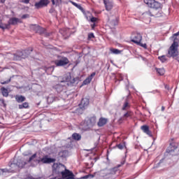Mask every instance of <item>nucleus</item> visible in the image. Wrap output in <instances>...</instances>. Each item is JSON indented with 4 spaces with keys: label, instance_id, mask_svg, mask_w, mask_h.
I'll list each match as a JSON object with an SVG mask.
<instances>
[{
    "label": "nucleus",
    "instance_id": "obj_17",
    "mask_svg": "<svg viewBox=\"0 0 179 179\" xmlns=\"http://www.w3.org/2000/svg\"><path fill=\"white\" fill-rule=\"evenodd\" d=\"M94 76H96V73L93 72L92 73V74L88 76L83 82V85H89V83H90V82H92L93 78H94Z\"/></svg>",
    "mask_w": 179,
    "mask_h": 179
},
{
    "label": "nucleus",
    "instance_id": "obj_45",
    "mask_svg": "<svg viewBox=\"0 0 179 179\" xmlns=\"http://www.w3.org/2000/svg\"><path fill=\"white\" fill-rule=\"evenodd\" d=\"M89 177H91L92 178H93V177H94V176H93V175H87V176H85L82 177L81 178L82 179H87V178H89Z\"/></svg>",
    "mask_w": 179,
    "mask_h": 179
},
{
    "label": "nucleus",
    "instance_id": "obj_29",
    "mask_svg": "<svg viewBox=\"0 0 179 179\" xmlns=\"http://www.w3.org/2000/svg\"><path fill=\"white\" fill-rule=\"evenodd\" d=\"M70 2H71V3H72V5H73V6H76V8H78V9L81 10V12H83V10H84L83 7H82V6H80V4H78L73 1H70Z\"/></svg>",
    "mask_w": 179,
    "mask_h": 179
},
{
    "label": "nucleus",
    "instance_id": "obj_34",
    "mask_svg": "<svg viewBox=\"0 0 179 179\" xmlns=\"http://www.w3.org/2000/svg\"><path fill=\"white\" fill-rule=\"evenodd\" d=\"M110 51L111 54H115V55L121 54V50H120L118 49L110 48Z\"/></svg>",
    "mask_w": 179,
    "mask_h": 179
},
{
    "label": "nucleus",
    "instance_id": "obj_5",
    "mask_svg": "<svg viewBox=\"0 0 179 179\" xmlns=\"http://www.w3.org/2000/svg\"><path fill=\"white\" fill-rule=\"evenodd\" d=\"M57 58L58 59L55 60V65L56 66H65V65L69 64V59L67 57L58 55Z\"/></svg>",
    "mask_w": 179,
    "mask_h": 179
},
{
    "label": "nucleus",
    "instance_id": "obj_50",
    "mask_svg": "<svg viewBox=\"0 0 179 179\" xmlns=\"http://www.w3.org/2000/svg\"><path fill=\"white\" fill-rule=\"evenodd\" d=\"M49 13H55V8H51L50 9V10H49Z\"/></svg>",
    "mask_w": 179,
    "mask_h": 179
},
{
    "label": "nucleus",
    "instance_id": "obj_13",
    "mask_svg": "<svg viewBox=\"0 0 179 179\" xmlns=\"http://www.w3.org/2000/svg\"><path fill=\"white\" fill-rule=\"evenodd\" d=\"M90 103V101H89V99L83 98L80 103L79 104L80 108H81V110H85L86 108V107H87V106H89Z\"/></svg>",
    "mask_w": 179,
    "mask_h": 179
},
{
    "label": "nucleus",
    "instance_id": "obj_61",
    "mask_svg": "<svg viewBox=\"0 0 179 179\" xmlns=\"http://www.w3.org/2000/svg\"><path fill=\"white\" fill-rule=\"evenodd\" d=\"M24 156H29V155H24Z\"/></svg>",
    "mask_w": 179,
    "mask_h": 179
},
{
    "label": "nucleus",
    "instance_id": "obj_7",
    "mask_svg": "<svg viewBox=\"0 0 179 179\" xmlns=\"http://www.w3.org/2000/svg\"><path fill=\"white\" fill-rule=\"evenodd\" d=\"M160 8H152L151 10L144 13V15L148 16H153L154 17H160L163 13Z\"/></svg>",
    "mask_w": 179,
    "mask_h": 179
},
{
    "label": "nucleus",
    "instance_id": "obj_42",
    "mask_svg": "<svg viewBox=\"0 0 179 179\" xmlns=\"http://www.w3.org/2000/svg\"><path fill=\"white\" fill-rule=\"evenodd\" d=\"M116 146L118 149H120V150H122V149L125 148V143H124V144H121V143L117 144Z\"/></svg>",
    "mask_w": 179,
    "mask_h": 179
},
{
    "label": "nucleus",
    "instance_id": "obj_27",
    "mask_svg": "<svg viewBox=\"0 0 179 179\" xmlns=\"http://www.w3.org/2000/svg\"><path fill=\"white\" fill-rule=\"evenodd\" d=\"M72 138L74 141H80V139H82V136L78 133H74L72 134Z\"/></svg>",
    "mask_w": 179,
    "mask_h": 179
},
{
    "label": "nucleus",
    "instance_id": "obj_62",
    "mask_svg": "<svg viewBox=\"0 0 179 179\" xmlns=\"http://www.w3.org/2000/svg\"><path fill=\"white\" fill-rule=\"evenodd\" d=\"M118 167H121V165H118Z\"/></svg>",
    "mask_w": 179,
    "mask_h": 179
},
{
    "label": "nucleus",
    "instance_id": "obj_58",
    "mask_svg": "<svg viewBox=\"0 0 179 179\" xmlns=\"http://www.w3.org/2000/svg\"><path fill=\"white\" fill-rule=\"evenodd\" d=\"M165 108H166L164 106H162V111H164Z\"/></svg>",
    "mask_w": 179,
    "mask_h": 179
},
{
    "label": "nucleus",
    "instance_id": "obj_30",
    "mask_svg": "<svg viewBox=\"0 0 179 179\" xmlns=\"http://www.w3.org/2000/svg\"><path fill=\"white\" fill-rule=\"evenodd\" d=\"M55 66H49L45 69V72L46 73L51 75V73H52V72H54V69H55Z\"/></svg>",
    "mask_w": 179,
    "mask_h": 179
},
{
    "label": "nucleus",
    "instance_id": "obj_9",
    "mask_svg": "<svg viewBox=\"0 0 179 179\" xmlns=\"http://www.w3.org/2000/svg\"><path fill=\"white\" fill-rule=\"evenodd\" d=\"M36 162L38 164L42 163L43 164H50L51 163H55L57 159L55 158H50L48 155H45L43 158L36 159Z\"/></svg>",
    "mask_w": 179,
    "mask_h": 179
},
{
    "label": "nucleus",
    "instance_id": "obj_3",
    "mask_svg": "<svg viewBox=\"0 0 179 179\" xmlns=\"http://www.w3.org/2000/svg\"><path fill=\"white\" fill-rule=\"evenodd\" d=\"M66 166L62 164H53L52 166V173L54 176H59L62 175V173L65 171Z\"/></svg>",
    "mask_w": 179,
    "mask_h": 179
},
{
    "label": "nucleus",
    "instance_id": "obj_10",
    "mask_svg": "<svg viewBox=\"0 0 179 179\" xmlns=\"http://www.w3.org/2000/svg\"><path fill=\"white\" fill-rule=\"evenodd\" d=\"M62 179H75V175L69 169H64V171L62 173Z\"/></svg>",
    "mask_w": 179,
    "mask_h": 179
},
{
    "label": "nucleus",
    "instance_id": "obj_44",
    "mask_svg": "<svg viewBox=\"0 0 179 179\" xmlns=\"http://www.w3.org/2000/svg\"><path fill=\"white\" fill-rule=\"evenodd\" d=\"M129 117H131V112L129 111L123 115V118H128Z\"/></svg>",
    "mask_w": 179,
    "mask_h": 179
},
{
    "label": "nucleus",
    "instance_id": "obj_26",
    "mask_svg": "<svg viewBox=\"0 0 179 179\" xmlns=\"http://www.w3.org/2000/svg\"><path fill=\"white\" fill-rule=\"evenodd\" d=\"M1 91L3 97H8V96H9V92H8V89L3 87L1 88Z\"/></svg>",
    "mask_w": 179,
    "mask_h": 179
},
{
    "label": "nucleus",
    "instance_id": "obj_2",
    "mask_svg": "<svg viewBox=\"0 0 179 179\" xmlns=\"http://www.w3.org/2000/svg\"><path fill=\"white\" fill-rule=\"evenodd\" d=\"M177 38H174L173 43L170 46L166 57L168 58H176L178 55V43L176 41Z\"/></svg>",
    "mask_w": 179,
    "mask_h": 179
},
{
    "label": "nucleus",
    "instance_id": "obj_38",
    "mask_svg": "<svg viewBox=\"0 0 179 179\" xmlns=\"http://www.w3.org/2000/svg\"><path fill=\"white\" fill-rule=\"evenodd\" d=\"M158 59L161 61L164 64V62H166L167 61V59L166 58V55L159 56Z\"/></svg>",
    "mask_w": 179,
    "mask_h": 179
},
{
    "label": "nucleus",
    "instance_id": "obj_16",
    "mask_svg": "<svg viewBox=\"0 0 179 179\" xmlns=\"http://www.w3.org/2000/svg\"><path fill=\"white\" fill-rule=\"evenodd\" d=\"M176 149H177V143L175 142H171L166 149V153H173Z\"/></svg>",
    "mask_w": 179,
    "mask_h": 179
},
{
    "label": "nucleus",
    "instance_id": "obj_37",
    "mask_svg": "<svg viewBox=\"0 0 179 179\" xmlns=\"http://www.w3.org/2000/svg\"><path fill=\"white\" fill-rule=\"evenodd\" d=\"M29 108V103L27 102H24L21 105H19V108L22 109V108Z\"/></svg>",
    "mask_w": 179,
    "mask_h": 179
},
{
    "label": "nucleus",
    "instance_id": "obj_14",
    "mask_svg": "<svg viewBox=\"0 0 179 179\" xmlns=\"http://www.w3.org/2000/svg\"><path fill=\"white\" fill-rule=\"evenodd\" d=\"M103 3L105 5V8L107 10H111L114 4L113 3V0H103Z\"/></svg>",
    "mask_w": 179,
    "mask_h": 179
},
{
    "label": "nucleus",
    "instance_id": "obj_59",
    "mask_svg": "<svg viewBox=\"0 0 179 179\" xmlns=\"http://www.w3.org/2000/svg\"><path fill=\"white\" fill-rule=\"evenodd\" d=\"M72 147V143H71L70 145H66V148H71Z\"/></svg>",
    "mask_w": 179,
    "mask_h": 179
},
{
    "label": "nucleus",
    "instance_id": "obj_43",
    "mask_svg": "<svg viewBox=\"0 0 179 179\" xmlns=\"http://www.w3.org/2000/svg\"><path fill=\"white\" fill-rule=\"evenodd\" d=\"M41 2H42L43 5L45 6H47L48 3H50V1L48 0H40Z\"/></svg>",
    "mask_w": 179,
    "mask_h": 179
},
{
    "label": "nucleus",
    "instance_id": "obj_57",
    "mask_svg": "<svg viewBox=\"0 0 179 179\" xmlns=\"http://www.w3.org/2000/svg\"><path fill=\"white\" fill-rule=\"evenodd\" d=\"M121 164H122V166L123 164H125V159H123V161L121 162Z\"/></svg>",
    "mask_w": 179,
    "mask_h": 179
},
{
    "label": "nucleus",
    "instance_id": "obj_31",
    "mask_svg": "<svg viewBox=\"0 0 179 179\" xmlns=\"http://www.w3.org/2000/svg\"><path fill=\"white\" fill-rule=\"evenodd\" d=\"M9 166L11 168V171H15V170H17V169H19L16 162L10 163Z\"/></svg>",
    "mask_w": 179,
    "mask_h": 179
},
{
    "label": "nucleus",
    "instance_id": "obj_56",
    "mask_svg": "<svg viewBox=\"0 0 179 179\" xmlns=\"http://www.w3.org/2000/svg\"><path fill=\"white\" fill-rule=\"evenodd\" d=\"M6 0H0V3H5Z\"/></svg>",
    "mask_w": 179,
    "mask_h": 179
},
{
    "label": "nucleus",
    "instance_id": "obj_6",
    "mask_svg": "<svg viewBox=\"0 0 179 179\" xmlns=\"http://www.w3.org/2000/svg\"><path fill=\"white\" fill-rule=\"evenodd\" d=\"M144 2L152 9H162V3L156 0H144Z\"/></svg>",
    "mask_w": 179,
    "mask_h": 179
},
{
    "label": "nucleus",
    "instance_id": "obj_60",
    "mask_svg": "<svg viewBox=\"0 0 179 179\" xmlns=\"http://www.w3.org/2000/svg\"><path fill=\"white\" fill-rule=\"evenodd\" d=\"M4 101H4L3 99H2V102L4 103Z\"/></svg>",
    "mask_w": 179,
    "mask_h": 179
},
{
    "label": "nucleus",
    "instance_id": "obj_19",
    "mask_svg": "<svg viewBox=\"0 0 179 179\" xmlns=\"http://www.w3.org/2000/svg\"><path fill=\"white\" fill-rule=\"evenodd\" d=\"M141 129L143 130V132H144V134L148 135V136H152V131H150V130L149 129V126L143 125L141 126Z\"/></svg>",
    "mask_w": 179,
    "mask_h": 179
},
{
    "label": "nucleus",
    "instance_id": "obj_18",
    "mask_svg": "<svg viewBox=\"0 0 179 179\" xmlns=\"http://www.w3.org/2000/svg\"><path fill=\"white\" fill-rule=\"evenodd\" d=\"M34 30L38 34H44L45 33V29L38 25H34Z\"/></svg>",
    "mask_w": 179,
    "mask_h": 179
},
{
    "label": "nucleus",
    "instance_id": "obj_11",
    "mask_svg": "<svg viewBox=\"0 0 179 179\" xmlns=\"http://www.w3.org/2000/svg\"><path fill=\"white\" fill-rule=\"evenodd\" d=\"M96 116H92L90 117L87 121L85 120L84 122V125L88 127H94V125H96Z\"/></svg>",
    "mask_w": 179,
    "mask_h": 179
},
{
    "label": "nucleus",
    "instance_id": "obj_15",
    "mask_svg": "<svg viewBox=\"0 0 179 179\" xmlns=\"http://www.w3.org/2000/svg\"><path fill=\"white\" fill-rule=\"evenodd\" d=\"M63 82H69V83H71V85H73L76 80L75 78H72L71 74H66L63 78Z\"/></svg>",
    "mask_w": 179,
    "mask_h": 179
},
{
    "label": "nucleus",
    "instance_id": "obj_47",
    "mask_svg": "<svg viewBox=\"0 0 179 179\" xmlns=\"http://www.w3.org/2000/svg\"><path fill=\"white\" fill-rule=\"evenodd\" d=\"M10 82V78L7 80L6 81L1 82V85H8Z\"/></svg>",
    "mask_w": 179,
    "mask_h": 179
},
{
    "label": "nucleus",
    "instance_id": "obj_46",
    "mask_svg": "<svg viewBox=\"0 0 179 179\" xmlns=\"http://www.w3.org/2000/svg\"><path fill=\"white\" fill-rule=\"evenodd\" d=\"M91 22L92 23H95V22H97V17H92L91 19H90Z\"/></svg>",
    "mask_w": 179,
    "mask_h": 179
},
{
    "label": "nucleus",
    "instance_id": "obj_28",
    "mask_svg": "<svg viewBox=\"0 0 179 179\" xmlns=\"http://www.w3.org/2000/svg\"><path fill=\"white\" fill-rule=\"evenodd\" d=\"M48 103H54L55 101V96L50 94L47 98Z\"/></svg>",
    "mask_w": 179,
    "mask_h": 179
},
{
    "label": "nucleus",
    "instance_id": "obj_53",
    "mask_svg": "<svg viewBox=\"0 0 179 179\" xmlns=\"http://www.w3.org/2000/svg\"><path fill=\"white\" fill-rule=\"evenodd\" d=\"M91 27H92V30H94V27H96V24L94 23V24H91Z\"/></svg>",
    "mask_w": 179,
    "mask_h": 179
},
{
    "label": "nucleus",
    "instance_id": "obj_54",
    "mask_svg": "<svg viewBox=\"0 0 179 179\" xmlns=\"http://www.w3.org/2000/svg\"><path fill=\"white\" fill-rule=\"evenodd\" d=\"M165 89H166L167 90H170V87L167 85H165Z\"/></svg>",
    "mask_w": 179,
    "mask_h": 179
},
{
    "label": "nucleus",
    "instance_id": "obj_36",
    "mask_svg": "<svg viewBox=\"0 0 179 179\" xmlns=\"http://www.w3.org/2000/svg\"><path fill=\"white\" fill-rule=\"evenodd\" d=\"M52 5H56V6H59L62 3V0H52Z\"/></svg>",
    "mask_w": 179,
    "mask_h": 179
},
{
    "label": "nucleus",
    "instance_id": "obj_8",
    "mask_svg": "<svg viewBox=\"0 0 179 179\" xmlns=\"http://www.w3.org/2000/svg\"><path fill=\"white\" fill-rule=\"evenodd\" d=\"M132 43H134V44H137V45H141V47H143V48H146V44L144 45L141 43V41H142V35L139 33H136L134 34L133 38L131 40Z\"/></svg>",
    "mask_w": 179,
    "mask_h": 179
},
{
    "label": "nucleus",
    "instance_id": "obj_12",
    "mask_svg": "<svg viewBox=\"0 0 179 179\" xmlns=\"http://www.w3.org/2000/svg\"><path fill=\"white\" fill-rule=\"evenodd\" d=\"M117 173H118V167L110 169L106 174V177H107L108 178H113V176H115Z\"/></svg>",
    "mask_w": 179,
    "mask_h": 179
},
{
    "label": "nucleus",
    "instance_id": "obj_22",
    "mask_svg": "<svg viewBox=\"0 0 179 179\" xmlns=\"http://www.w3.org/2000/svg\"><path fill=\"white\" fill-rule=\"evenodd\" d=\"M130 108L131 105H129V101H128V99H126L122 107V111H126L127 110H129Z\"/></svg>",
    "mask_w": 179,
    "mask_h": 179
},
{
    "label": "nucleus",
    "instance_id": "obj_41",
    "mask_svg": "<svg viewBox=\"0 0 179 179\" xmlns=\"http://www.w3.org/2000/svg\"><path fill=\"white\" fill-rule=\"evenodd\" d=\"M4 173H10L8 169H0V176H3Z\"/></svg>",
    "mask_w": 179,
    "mask_h": 179
},
{
    "label": "nucleus",
    "instance_id": "obj_33",
    "mask_svg": "<svg viewBox=\"0 0 179 179\" xmlns=\"http://www.w3.org/2000/svg\"><path fill=\"white\" fill-rule=\"evenodd\" d=\"M36 9H41V8H44V5L42 3V2L41 1H39L38 2H36L34 5Z\"/></svg>",
    "mask_w": 179,
    "mask_h": 179
},
{
    "label": "nucleus",
    "instance_id": "obj_51",
    "mask_svg": "<svg viewBox=\"0 0 179 179\" xmlns=\"http://www.w3.org/2000/svg\"><path fill=\"white\" fill-rule=\"evenodd\" d=\"M22 2L23 3H29V2H30V0H22Z\"/></svg>",
    "mask_w": 179,
    "mask_h": 179
},
{
    "label": "nucleus",
    "instance_id": "obj_25",
    "mask_svg": "<svg viewBox=\"0 0 179 179\" xmlns=\"http://www.w3.org/2000/svg\"><path fill=\"white\" fill-rule=\"evenodd\" d=\"M15 100L17 103H23V101H26V97L23 96H16Z\"/></svg>",
    "mask_w": 179,
    "mask_h": 179
},
{
    "label": "nucleus",
    "instance_id": "obj_49",
    "mask_svg": "<svg viewBox=\"0 0 179 179\" xmlns=\"http://www.w3.org/2000/svg\"><path fill=\"white\" fill-rule=\"evenodd\" d=\"M29 17L30 15H29V14H25L22 16V19H27Z\"/></svg>",
    "mask_w": 179,
    "mask_h": 179
},
{
    "label": "nucleus",
    "instance_id": "obj_39",
    "mask_svg": "<svg viewBox=\"0 0 179 179\" xmlns=\"http://www.w3.org/2000/svg\"><path fill=\"white\" fill-rule=\"evenodd\" d=\"M156 71L161 76L164 75V69H156Z\"/></svg>",
    "mask_w": 179,
    "mask_h": 179
},
{
    "label": "nucleus",
    "instance_id": "obj_1",
    "mask_svg": "<svg viewBox=\"0 0 179 179\" xmlns=\"http://www.w3.org/2000/svg\"><path fill=\"white\" fill-rule=\"evenodd\" d=\"M33 52L32 48H29L24 50H18L13 55V59L15 61H21V59H26Z\"/></svg>",
    "mask_w": 179,
    "mask_h": 179
},
{
    "label": "nucleus",
    "instance_id": "obj_48",
    "mask_svg": "<svg viewBox=\"0 0 179 179\" xmlns=\"http://www.w3.org/2000/svg\"><path fill=\"white\" fill-rule=\"evenodd\" d=\"M88 38H94V34H93V33L89 34Z\"/></svg>",
    "mask_w": 179,
    "mask_h": 179
},
{
    "label": "nucleus",
    "instance_id": "obj_4",
    "mask_svg": "<svg viewBox=\"0 0 179 179\" xmlns=\"http://www.w3.org/2000/svg\"><path fill=\"white\" fill-rule=\"evenodd\" d=\"M20 21L17 17H11L9 19L8 24L4 25H0V29L5 30V29H10V26H15Z\"/></svg>",
    "mask_w": 179,
    "mask_h": 179
},
{
    "label": "nucleus",
    "instance_id": "obj_55",
    "mask_svg": "<svg viewBox=\"0 0 179 179\" xmlns=\"http://www.w3.org/2000/svg\"><path fill=\"white\" fill-rule=\"evenodd\" d=\"M163 159H161L160 161H159V162L158 163V166H160V164H162V163H163Z\"/></svg>",
    "mask_w": 179,
    "mask_h": 179
},
{
    "label": "nucleus",
    "instance_id": "obj_35",
    "mask_svg": "<svg viewBox=\"0 0 179 179\" xmlns=\"http://www.w3.org/2000/svg\"><path fill=\"white\" fill-rule=\"evenodd\" d=\"M110 26H112V27L117 26V24H118V20H117V18H115L114 20H110Z\"/></svg>",
    "mask_w": 179,
    "mask_h": 179
},
{
    "label": "nucleus",
    "instance_id": "obj_32",
    "mask_svg": "<svg viewBox=\"0 0 179 179\" xmlns=\"http://www.w3.org/2000/svg\"><path fill=\"white\" fill-rule=\"evenodd\" d=\"M121 82V80H124V77L122 76V74L117 73L115 76V83H117V81Z\"/></svg>",
    "mask_w": 179,
    "mask_h": 179
},
{
    "label": "nucleus",
    "instance_id": "obj_24",
    "mask_svg": "<svg viewBox=\"0 0 179 179\" xmlns=\"http://www.w3.org/2000/svg\"><path fill=\"white\" fill-rule=\"evenodd\" d=\"M59 156L60 157H68L69 156V152L66 150H62L59 152Z\"/></svg>",
    "mask_w": 179,
    "mask_h": 179
},
{
    "label": "nucleus",
    "instance_id": "obj_40",
    "mask_svg": "<svg viewBox=\"0 0 179 179\" xmlns=\"http://www.w3.org/2000/svg\"><path fill=\"white\" fill-rule=\"evenodd\" d=\"M36 157H37V153L34 154L31 157H29L28 163L31 162L32 160H34V159H36Z\"/></svg>",
    "mask_w": 179,
    "mask_h": 179
},
{
    "label": "nucleus",
    "instance_id": "obj_63",
    "mask_svg": "<svg viewBox=\"0 0 179 179\" xmlns=\"http://www.w3.org/2000/svg\"><path fill=\"white\" fill-rule=\"evenodd\" d=\"M171 141H174V139H171Z\"/></svg>",
    "mask_w": 179,
    "mask_h": 179
},
{
    "label": "nucleus",
    "instance_id": "obj_23",
    "mask_svg": "<svg viewBox=\"0 0 179 179\" xmlns=\"http://www.w3.org/2000/svg\"><path fill=\"white\" fill-rule=\"evenodd\" d=\"M107 124V119L101 117L97 123L98 127H104Z\"/></svg>",
    "mask_w": 179,
    "mask_h": 179
},
{
    "label": "nucleus",
    "instance_id": "obj_20",
    "mask_svg": "<svg viewBox=\"0 0 179 179\" xmlns=\"http://www.w3.org/2000/svg\"><path fill=\"white\" fill-rule=\"evenodd\" d=\"M65 86L61 85V84H57L56 85L53 86V89L57 92V93H61V92H63L65 89Z\"/></svg>",
    "mask_w": 179,
    "mask_h": 179
},
{
    "label": "nucleus",
    "instance_id": "obj_21",
    "mask_svg": "<svg viewBox=\"0 0 179 179\" xmlns=\"http://www.w3.org/2000/svg\"><path fill=\"white\" fill-rule=\"evenodd\" d=\"M15 163L17 164L18 169H23V167H24V165L27 164V162L23 161V159H17Z\"/></svg>",
    "mask_w": 179,
    "mask_h": 179
},
{
    "label": "nucleus",
    "instance_id": "obj_52",
    "mask_svg": "<svg viewBox=\"0 0 179 179\" xmlns=\"http://www.w3.org/2000/svg\"><path fill=\"white\" fill-rule=\"evenodd\" d=\"M43 34H45V37H50V33H47L45 31V33Z\"/></svg>",
    "mask_w": 179,
    "mask_h": 179
}]
</instances>
